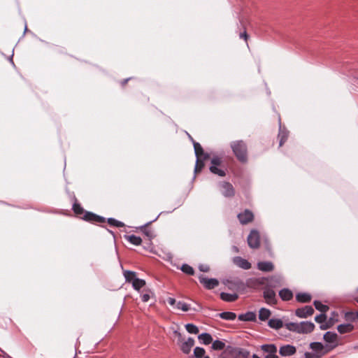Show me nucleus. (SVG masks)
I'll return each instance as SVG.
<instances>
[{"mask_svg": "<svg viewBox=\"0 0 358 358\" xmlns=\"http://www.w3.org/2000/svg\"><path fill=\"white\" fill-rule=\"evenodd\" d=\"M253 213L249 210H245L244 212L238 215V218L240 222L243 224H246L251 222L253 220Z\"/></svg>", "mask_w": 358, "mask_h": 358, "instance_id": "obj_8", "label": "nucleus"}, {"mask_svg": "<svg viewBox=\"0 0 358 358\" xmlns=\"http://www.w3.org/2000/svg\"><path fill=\"white\" fill-rule=\"evenodd\" d=\"M234 263L243 269H249L251 268V264L246 259L241 257H236L234 258Z\"/></svg>", "mask_w": 358, "mask_h": 358, "instance_id": "obj_12", "label": "nucleus"}, {"mask_svg": "<svg viewBox=\"0 0 358 358\" xmlns=\"http://www.w3.org/2000/svg\"><path fill=\"white\" fill-rule=\"evenodd\" d=\"M150 296V294H148V293H145V294H142L141 296V299L143 302H147L149 301Z\"/></svg>", "mask_w": 358, "mask_h": 358, "instance_id": "obj_49", "label": "nucleus"}, {"mask_svg": "<svg viewBox=\"0 0 358 358\" xmlns=\"http://www.w3.org/2000/svg\"><path fill=\"white\" fill-rule=\"evenodd\" d=\"M313 313L314 309L310 306H306L296 310V315L301 318H306L312 315Z\"/></svg>", "mask_w": 358, "mask_h": 358, "instance_id": "obj_6", "label": "nucleus"}, {"mask_svg": "<svg viewBox=\"0 0 358 358\" xmlns=\"http://www.w3.org/2000/svg\"><path fill=\"white\" fill-rule=\"evenodd\" d=\"M264 297L266 303L270 305L274 304L276 302L275 293L273 289L270 288H266L264 289Z\"/></svg>", "mask_w": 358, "mask_h": 358, "instance_id": "obj_9", "label": "nucleus"}, {"mask_svg": "<svg viewBox=\"0 0 358 358\" xmlns=\"http://www.w3.org/2000/svg\"><path fill=\"white\" fill-rule=\"evenodd\" d=\"M310 347L312 350L316 351V352H320L323 350L324 346L321 343L319 342H314L311 343L310 345Z\"/></svg>", "mask_w": 358, "mask_h": 358, "instance_id": "obj_35", "label": "nucleus"}, {"mask_svg": "<svg viewBox=\"0 0 358 358\" xmlns=\"http://www.w3.org/2000/svg\"><path fill=\"white\" fill-rule=\"evenodd\" d=\"M285 327L289 331L299 333V323L289 322L285 324Z\"/></svg>", "mask_w": 358, "mask_h": 358, "instance_id": "obj_33", "label": "nucleus"}, {"mask_svg": "<svg viewBox=\"0 0 358 358\" xmlns=\"http://www.w3.org/2000/svg\"><path fill=\"white\" fill-rule=\"evenodd\" d=\"M271 311L265 308H262L259 311V319L262 321H265L271 316Z\"/></svg>", "mask_w": 358, "mask_h": 358, "instance_id": "obj_21", "label": "nucleus"}, {"mask_svg": "<svg viewBox=\"0 0 358 358\" xmlns=\"http://www.w3.org/2000/svg\"><path fill=\"white\" fill-rule=\"evenodd\" d=\"M296 300L299 302L307 303L311 300V296L307 293H299L296 296Z\"/></svg>", "mask_w": 358, "mask_h": 358, "instance_id": "obj_24", "label": "nucleus"}, {"mask_svg": "<svg viewBox=\"0 0 358 358\" xmlns=\"http://www.w3.org/2000/svg\"><path fill=\"white\" fill-rule=\"evenodd\" d=\"M337 329L340 334H345L351 331L353 329V326L350 324H340Z\"/></svg>", "mask_w": 358, "mask_h": 358, "instance_id": "obj_26", "label": "nucleus"}, {"mask_svg": "<svg viewBox=\"0 0 358 358\" xmlns=\"http://www.w3.org/2000/svg\"><path fill=\"white\" fill-rule=\"evenodd\" d=\"M268 324L271 328L275 329H279L283 327V322L280 319H271Z\"/></svg>", "mask_w": 358, "mask_h": 358, "instance_id": "obj_17", "label": "nucleus"}, {"mask_svg": "<svg viewBox=\"0 0 358 358\" xmlns=\"http://www.w3.org/2000/svg\"><path fill=\"white\" fill-rule=\"evenodd\" d=\"M221 158L218 157H213L211 160L212 166H217L221 164Z\"/></svg>", "mask_w": 358, "mask_h": 358, "instance_id": "obj_46", "label": "nucleus"}, {"mask_svg": "<svg viewBox=\"0 0 358 358\" xmlns=\"http://www.w3.org/2000/svg\"><path fill=\"white\" fill-rule=\"evenodd\" d=\"M124 276L127 282H133L134 279H136L135 272L130 271H125L124 272Z\"/></svg>", "mask_w": 358, "mask_h": 358, "instance_id": "obj_28", "label": "nucleus"}, {"mask_svg": "<svg viewBox=\"0 0 358 358\" xmlns=\"http://www.w3.org/2000/svg\"><path fill=\"white\" fill-rule=\"evenodd\" d=\"M194 345V340L192 338H189L187 341L182 344L181 350L185 354H189L191 351V348Z\"/></svg>", "mask_w": 358, "mask_h": 358, "instance_id": "obj_14", "label": "nucleus"}, {"mask_svg": "<svg viewBox=\"0 0 358 358\" xmlns=\"http://www.w3.org/2000/svg\"><path fill=\"white\" fill-rule=\"evenodd\" d=\"M315 325L310 322H301L299 323V334H308L313 331Z\"/></svg>", "mask_w": 358, "mask_h": 358, "instance_id": "obj_7", "label": "nucleus"}, {"mask_svg": "<svg viewBox=\"0 0 358 358\" xmlns=\"http://www.w3.org/2000/svg\"><path fill=\"white\" fill-rule=\"evenodd\" d=\"M256 314L254 312H247L245 314L238 315V320L241 321L253 322L256 320Z\"/></svg>", "mask_w": 358, "mask_h": 358, "instance_id": "obj_15", "label": "nucleus"}, {"mask_svg": "<svg viewBox=\"0 0 358 358\" xmlns=\"http://www.w3.org/2000/svg\"><path fill=\"white\" fill-rule=\"evenodd\" d=\"M128 80H129V78L126 79V80H124L123 82H122V85H125L127 83Z\"/></svg>", "mask_w": 358, "mask_h": 358, "instance_id": "obj_54", "label": "nucleus"}, {"mask_svg": "<svg viewBox=\"0 0 358 358\" xmlns=\"http://www.w3.org/2000/svg\"><path fill=\"white\" fill-rule=\"evenodd\" d=\"M257 268L262 271L269 272L274 269V265L271 262H259Z\"/></svg>", "mask_w": 358, "mask_h": 358, "instance_id": "obj_13", "label": "nucleus"}, {"mask_svg": "<svg viewBox=\"0 0 358 358\" xmlns=\"http://www.w3.org/2000/svg\"><path fill=\"white\" fill-rule=\"evenodd\" d=\"M248 243L251 248H258L260 244L259 234L256 230H252L248 237Z\"/></svg>", "mask_w": 358, "mask_h": 358, "instance_id": "obj_3", "label": "nucleus"}, {"mask_svg": "<svg viewBox=\"0 0 358 358\" xmlns=\"http://www.w3.org/2000/svg\"><path fill=\"white\" fill-rule=\"evenodd\" d=\"M145 285V280L139 278L134 279L132 285L133 287L136 289L139 290L141 287H143Z\"/></svg>", "mask_w": 358, "mask_h": 358, "instance_id": "obj_27", "label": "nucleus"}, {"mask_svg": "<svg viewBox=\"0 0 358 358\" xmlns=\"http://www.w3.org/2000/svg\"><path fill=\"white\" fill-rule=\"evenodd\" d=\"M220 297L223 301L232 302L235 301L238 298V296L237 294H229L226 292H222L220 294Z\"/></svg>", "mask_w": 358, "mask_h": 358, "instance_id": "obj_16", "label": "nucleus"}, {"mask_svg": "<svg viewBox=\"0 0 358 358\" xmlns=\"http://www.w3.org/2000/svg\"><path fill=\"white\" fill-rule=\"evenodd\" d=\"M203 358H210L208 356L204 357Z\"/></svg>", "mask_w": 358, "mask_h": 358, "instance_id": "obj_57", "label": "nucleus"}, {"mask_svg": "<svg viewBox=\"0 0 358 358\" xmlns=\"http://www.w3.org/2000/svg\"><path fill=\"white\" fill-rule=\"evenodd\" d=\"M210 171L214 173V174H217L220 176H225V172L224 171L222 170V169H220L217 168V166H211L210 167Z\"/></svg>", "mask_w": 358, "mask_h": 358, "instance_id": "obj_38", "label": "nucleus"}, {"mask_svg": "<svg viewBox=\"0 0 358 358\" xmlns=\"http://www.w3.org/2000/svg\"><path fill=\"white\" fill-rule=\"evenodd\" d=\"M189 138L193 142L194 152H195V155H196V157L201 158V157H203L204 159H207L208 157V155L207 154L204 153L201 145L199 143L195 142L190 136H189Z\"/></svg>", "mask_w": 358, "mask_h": 358, "instance_id": "obj_10", "label": "nucleus"}, {"mask_svg": "<svg viewBox=\"0 0 358 358\" xmlns=\"http://www.w3.org/2000/svg\"><path fill=\"white\" fill-rule=\"evenodd\" d=\"M278 137L280 138V146H282L283 143L287 141L288 137V133L286 131H283L280 129V132L278 134Z\"/></svg>", "mask_w": 358, "mask_h": 358, "instance_id": "obj_31", "label": "nucleus"}, {"mask_svg": "<svg viewBox=\"0 0 358 358\" xmlns=\"http://www.w3.org/2000/svg\"><path fill=\"white\" fill-rule=\"evenodd\" d=\"M324 339L327 343H336L337 341V334L336 333L327 331L324 335Z\"/></svg>", "mask_w": 358, "mask_h": 358, "instance_id": "obj_22", "label": "nucleus"}, {"mask_svg": "<svg viewBox=\"0 0 358 358\" xmlns=\"http://www.w3.org/2000/svg\"><path fill=\"white\" fill-rule=\"evenodd\" d=\"M220 318L225 320H234L236 317V313L233 312H223L219 314Z\"/></svg>", "mask_w": 358, "mask_h": 358, "instance_id": "obj_25", "label": "nucleus"}, {"mask_svg": "<svg viewBox=\"0 0 358 358\" xmlns=\"http://www.w3.org/2000/svg\"><path fill=\"white\" fill-rule=\"evenodd\" d=\"M296 352V348L291 345H286L280 347L279 353L282 356H291Z\"/></svg>", "mask_w": 358, "mask_h": 358, "instance_id": "obj_11", "label": "nucleus"}, {"mask_svg": "<svg viewBox=\"0 0 358 358\" xmlns=\"http://www.w3.org/2000/svg\"><path fill=\"white\" fill-rule=\"evenodd\" d=\"M203 166H204L203 162L200 159V158H197L196 165H195V169H194L195 173L200 172L201 171V169H203Z\"/></svg>", "mask_w": 358, "mask_h": 358, "instance_id": "obj_42", "label": "nucleus"}, {"mask_svg": "<svg viewBox=\"0 0 358 358\" xmlns=\"http://www.w3.org/2000/svg\"><path fill=\"white\" fill-rule=\"evenodd\" d=\"M73 209L76 215H83V218L85 220L96 222H103L104 221V218L102 217L98 216L92 213L85 212L84 209L78 203H75L73 206Z\"/></svg>", "mask_w": 358, "mask_h": 358, "instance_id": "obj_2", "label": "nucleus"}, {"mask_svg": "<svg viewBox=\"0 0 358 358\" xmlns=\"http://www.w3.org/2000/svg\"><path fill=\"white\" fill-rule=\"evenodd\" d=\"M238 358H249L250 352L245 349H240L238 352Z\"/></svg>", "mask_w": 358, "mask_h": 358, "instance_id": "obj_41", "label": "nucleus"}, {"mask_svg": "<svg viewBox=\"0 0 358 358\" xmlns=\"http://www.w3.org/2000/svg\"><path fill=\"white\" fill-rule=\"evenodd\" d=\"M265 358H278V357L276 355V353H273L271 355H266Z\"/></svg>", "mask_w": 358, "mask_h": 358, "instance_id": "obj_51", "label": "nucleus"}, {"mask_svg": "<svg viewBox=\"0 0 358 358\" xmlns=\"http://www.w3.org/2000/svg\"><path fill=\"white\" fill-rule=\"evenodd\" d=\"M234 250H235L236 252H237V251H238V248H237L236 247H234Z\"/></svg>", "mask_w": 358, "mask_h": 358, "instance_id": "obj_56", "label": "nucleus"}, {"mask_svg": "<svg viewBox=\"0 0 358 358\" xmlns=\"http://www.w3.org/2000/svg\"><path fill=\"white\" fill-rule=\"evenodd\" d=\"M199 282L208 289H212L219 285V281L215 278H207L202 275L199 277Z\"/></svg>", "mask_w": 358, "mask_h": 358, "instance_id": "obj_4", "label": "nucleus"}, {"mask_svg": "<svg viewBox=\"0 0 358 358\" xmlns=\"http://www.w3.org/2000/svg\"><path fill=\"white\" fill-rule=\"evenodd\" d=\"M141 230L143 231V233L149 238H152L154 237V234H153V231L150 229H148L147 228V226L145 225V226H143L141 227Z\"/></svg>", "mask_w": 358, "mask_h": 358, "instance_id": "obj_40", "label": "nucleus"}, {"mask_svg": "<svg viewBox=\"0 0 358 358\" xmlns=\"http://www.w3.org/2000/svg\"><path fill=\"white\" fill-rule=\"evenodd\" d=\"M334 323V320L333 318H330L327 324H322L320 325V329L322 330H325L329 329L333 324Z\"/></svg>", "mask_w": 358, "mask_h": 358, "instance_id": "obj_44", "label": "nucleus"}, {"mask_svg": "<svg viewBox=\"0 0 358 358\" xmlns=\"http://www.w3.org/2000/svg\"><path fill=\"white\" fill-rule=\"evenodd\" d=\"M261 348L264 352L267 353V355L277 352V348L273 344L262 345Z\"/></svg>", "mask_w": 358, "mask_h": 358, "instance_id": "obj_18", "label": "nucleus"}, {"mask_svg": "<svg viewBox=\"0 0 358 358\" xmlns=\"http://www.w3.org/2000/svg\"><path fill=\"white\" fill-rule=\"evenodd\" d=\"M167 301L171 306H174V305L176 306L177 302H176V299L173 298H171V297L168 298Z\"/></svg>", "mask_w": 358, "mask_h": 358, "instance_id": "obj_50", "label": "nucleus"}, {"mask_svg": "<svg viewBox=\"0 0 358 358\" xmlns=\"http://www.w3.org/2000/svg\"><path fill=\"white\" fill-rule=\"evenodd\" d=\"M279 295L280 298L284 301H289L293 296L292 292L288 289H283L280 290L279 292Z\"/></svg>", "mask_w": 358, "mask_h": 358, "instance_id": "obj_20", "label": "nucleus"}, {"mask_svg": "<svg viewBox=\"0 0 358 358\" xmlns=\"http://www.w3.org/2000/svg\"><path fill=\"white\" fill-rule=\"evenodd\" d=\"M176 308L179 310H182V311H188L190 309L189 305L182 302V301H178L176 303Z\"/></svg>", "mask_w": 358, "mask_h": 358, "instance_id": "obj_34", "label": "nucleus"}, {"mask_svg": "<svg viewBox=\"0 0 358 358\" xmlns=\"http://www.w3.org/2000/svg\"><path fill=\"white\" fill-rule=\"evenodd\" d=\"M231 148L239 161L242 162L247 161V146L243 141L231 142Z\"/></svg>", "mask_w": 358, "mask_h": 358, "instance_id": "obj_1", "label": "nucleus"}, {"mask_svg": "<svg viewBox=\"0 0 358 358\" xmlns=\"http://www.w3.org/2000/svg\"><path fill=\"white\" fill-rule=\"evenodd\" d=\"M314 305L315 308L322 312V313H324L329 310V307L326 305L322 304L320 301H315Z\"/></svg>", "mask_w": 358, "mask_h": 358, "instance_id": "obj_29", "label": "nucleus"}, {"mask_svg": "<svg viewBox=\"0 0 358 358\" xmlns=\"http://www.w3.org/2000/svg\"><path fill=\"white\" fill-rule=\"evenodd\" d=\"M327 319V316L324 314V313H322L319 315H317L315 317V320L318 322V323H323Z\"/></svg>", "mask_w": 358, "mask_h": 358, "instance_id": "obj_45", "label": "nucleus"}, {"mask_svg": "<svg viewBox=\"0 0 358 358\" xmlns=\"http://www.w3.org/2000/svg\"><path fill=\"white\" fill-rule=\"evenodd\" d=\"M218 358H227V357H226L223 356L222 355H220L218 357Z\"/></svg>", "mask_w": 358, "mask_h": 358, "instance_id": "obj_55", "label": "nucleus"}, {"mask_svg": "<svg viewBox=\"0 0 358 358\" xmlns=\"http://www.w3.org/2000/svg\"><path fill=\"white\" fill-rule=\"evenodd\" d=\"M205 350L202 348L196 347L194 350V355L197 358L203 357L205 355Z\"/></svg>", "mask_w": 358, "mask_h": 358, "instance_id": "obj_37", "label": "nucleus"}, {"mask_svg": "<svg viewBox=\"0 0 358 358\" xmlns=\"http://www.w3.org/2000/svg\"><path fill=\"white\" fill-rule=\"evenodd\" d=\"M312 356H313L312 354L310 353V352H306L305 353L306 358H312Z\"/></svg>", "mask_w": 358, "mask_h": 358, "instance_id": "obj_53", "label": "nucleus"}, {"mask_svg": "<svg viewBox=\"0 0 358 358\" xmlns=\"http://www.w3.org/2000/svg\"><path fill=\"white\" fill-rule=\"evenodd\" d=\"M240 38H244L246 41L247 38H248V34H247L246 31H244L243 33H241L240 34Z\"/></svg>", "mask_w": 358, "mask_h": 358, "instance_id": "obj_52", "label": "nucleus"}, {"mask_svg": "<svg viewBox=\"0 0 358 358\" xmlns=\"http://www.w3.org/2000/svg\"><path fill=\"white\" fill-rule=\"evenodd\" d=\"M357 302H358V299H357Z\"/></svg>", "mask_w": 358, "mask_h": 358, "instance_id": "obj_58", "label": "nucleus"}, {"mask_svg": "<svg viewBox=\"0 0 358 358\" xmlns=\"http://www.w3.org/2000/svg\"><path fill=\"white\" fill-rule=\"evenodd\" d=\"M125 238L128 241L135 245H140L142 243V239L141 237L135 235L126 236Z\"/></svg>", "mask_w": 358, "mask_h": 358, "instance_id": "obj_23", "label": "nucleus"}, {"mask_svg": "<svg viewBox=\"0 0 358 358\" xmlns=\"http://www.w3.org/2000/svg\"><path fill=\"white\" fill-rule=\"evenodd\" d=\"M181 270L182 272L189 275H193L194 273L193 268L188 264H183L181 267Z\"/></svg>", "mask_w": 358, "mask_h": 358, "instance_id": "obj_39", "label": "nucleus"}, {"mask_svg": "<svg viewBox=\"0 0 358 358\" xmlns=\"http://www.w3.org/2000/svg\"><path fill=\"white\" fill-rule=\"evenodd\" d=\"M345 317L347 320H355L356 317L358 318V311L356 313V314L353 313H347L345 314Z\"/></svg>", "mask_w": 358, "mask_h": 358, "instance_id": "obj_47", "label": "nucleus"}, {"mask_svg": "<svg viewBox=\"0 0 358 358\" xmlns=\"http://www.w3.org/2000/svg\"><path fill=\"white\" fill-rule=\"evenodd\" d=\"M199 268L202 272H208L210 271V267L206 264H201Z\"/></svg>", "mask_w": 358, "mask_h": 358, "instance_id": "obj_48", "label": "nucleus"}, {"mask_svg": "<svg viewBox=\"0 0 358 358\" xmlns=\"http://www.w3.org/2000/svg\"><path fill=\"white\" fill-rule=\"evenodd\" d=\"M221 192L225 197H231L234 195V189L231 184L223 182L220 184Z\"/></svg>", "mask_w": 358, "mask_h": 358, "instance_id": "obj_5", "label": "nucleus"}, {"mask_svg": "<svg viewBox=\"0 0 358 358\" xmlns=\"http://www.w3.org/2000/svg\"><path fill=\"white\" fill-rule=\"evenodd\" d=\"M225 347V343L220 340H216L213 343L212 348L215 350H223Z\"/></svg>", "mask_w": 358, "mask_h": 358, "instance_id": "obj_30", "label": "nucleus"}, {"mask_svg": "<svg viewBox=\"0 0 358 358\" xmlns=\"http://www.w3.org/2000/svg\"><path fill=\"white\" fill-rule=\"evenodd\" d=\"M185 329L189 334H196L199 333V328L193 324H187Z\"/></svg>", "mask_w": 358, "mask_h": 358, "instance_id": "obj_32", "label": "nucleus"}, {"mask_svg": "<svg viewBox=\"0 0 358 358\" xmlns=\"http://www.w3.org/2000/svg\"><path fill=\"white\" fill-rule=\"evenodd\" d=\"M199 340L204 345H208L213 341V338L208 333H203L198 336Z\"/></svg>", "mask_w": 358, "mask_h": 358, "instance_id": "obj_19", "label": "nucleus"}, {"mask_svg": "<svg viewBox=\"0 0 358 358\" xmlns=\"http://www.w3.org/2000/svg\"><path fill=\"white\" fill-rule=\"evenodd\" d=\"M108 223L111 226H115L117 227H122L124 226L123 222H120L114 218H108Z\"/></svg>", "mask_w": 358, "mask_h": 358, "instance_id": "obj_36", "label": "nucleus"}, {"mask_svg": "<svg viewBox=\"0 0 358 358\" xmlns=\"http://www.w3.org/2000/svg\"><path fill=\"white\" fill-rule=\"evenodd\" d=\"M259 284L260 282L257 279H250L246 282L247 286L249 287H255Z\"/></svg>", "mask_w": 358, "mask_h": 358, "instance_id": "obj_43", "label": "nucleus"}]
</instances>
